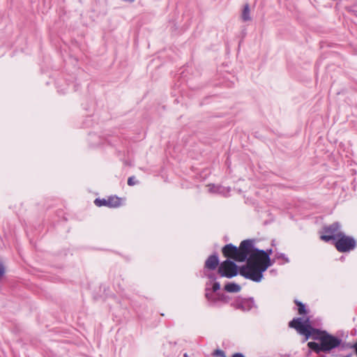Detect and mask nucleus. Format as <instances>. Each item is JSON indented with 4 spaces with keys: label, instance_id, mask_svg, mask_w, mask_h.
Masks as SVG:
<instances>
[{
    "label": "nucleus",
    "instance_id": "obj_14",
    "mask_svg": "<svg viewBox=\"0 0 357 357\" xmlns=\"http://www.w3.org/2000/svg\"><path fill=\"white\" fill-rule=\"evenodd\" d=\"M225 289L227 292L237 293L241 291V287L234 282H229L225 286Z\"/></svg>",
    "mask_w": 357,
    "mask_h": 357
},
{
    "label": "nucleus",
    "instance_id": "obj_3",
    "mask_svg": "<svg viewBox=\"0 0 357 357\" xmlns=\"http://www.w3.org/2000/svg\"><path fill=\"white\" fill-rule=\"evenodd\" d=\"M320 239L325 242L333 241L335 248L340 252H349L354 250L357 245L355 238L344 232L337 233L336 236H321Z\"/></svg>",
    "mask_w": 357,
    "mask_h": 357
},
{
    "label": "nucleus",
    "instance_id": "obj_23",
    "mask_svg": "<svg viewBox=\"0 0 357 357\" xmlns=\"http://www.w3.org/2000/svg\"><path fill=\"white\" fill-rule=\"evenodd\" d=\"M220 288V282H215L213 284V287H212V289H213V292H215L217 291L218 290H219Z\"/></svg>",
    "mask_w": 357,
    "mask_h": 357
},
{
    "label": "nucleus",
    "instance_id": "obj_29",
    "mask_svg": "<svg viewBox=\"0 0 357 357\" xmlns=\"http://www.w3.org/2000/svg\"><path fill=\"white\" fill-rule=\"evenodd\" d=\"M208 278H209L210 279H212V280H215V276H214L213 275H208Z\"/></svg>",
    "mask_w": 357,
    "mask_h": 357
},
{
    "label": "nucleus",
    "instance_id": "obj_25",
    "mask_svg": "<svg viewBox=\"0 0 357 357\" xmlns=\"http://www.w3.org/2000/svg\"><path fill=\"white\" fill-rule=\"evenodd\" d=\"M231 357H245V356L241 353H235Z\"/></svg>",
    "mask_w": 357,
    "mask_h": 357
},
{
    "label": "nucleus",
    "instance_id": "obj_7",
    "mask_svg": "<svg viewBox=\"0 0 357 357\" xmlns=\"http://www.w3.org/2000/svg\"><path fill=\"white\" fill-rule=\"evenodd\" d=\"M220 259L218 252L209 255L204 262V268L205 271H213L220 266Z\"/></svg>",
    "mask_w": 357,
    "mask_h": 357
},
{
    "label": "nucleus",
    "instance_id": "obj_17",
    "mask_svg": "<svg viewBox=\"0 0 357 357\" xmlns=\"http://www.w3.org/2000/svg\"><path fill=\"white\" fill-rule=\"evenodd\" d=\"M344 347H346V350L354 349V354L357 356V341L354 343L347 342Z\"/></svg>",
    "mask_w": 357,
    "mask_h": 357
},
{
    "label": "nucleus",
    "instance_id": "obj_2",
    "mask_svg": "<svg viewBox=\"0 0 357 357\" xmlns=\"http://www.w3.org/2000/svg\"><path fill=\"white\" fill-rule=\"evenodd\" d=\"M346 343L347 342H343L341 338L328 333L321 338L319 343L309 342L307 347L317 354L321 352L330 353L332 356L339 357V352L346 350Z\"/></svg>",
    "mask_w": 357,
    "mask_h": 357
},
{
    "label": "nucleus",
    "instance_id": "obj_13",
    "mask_svg": "<svg viewBox=\"0 0 357 357\" xmlns=\"http://www.w3.org/2000/svg\"><path fill=\"white\" fill-rule=\"evenodd\" d=\"M294 303L298 306V313L301 316H305L308 314V310L306 309L305 305L301 301L296 299L294 300Z\"/></svg>",
    "mask_w": 357,
    "mask_h": 357
},
{
    "label": "nucleus",
    "instance_id": "obj_1",
    "mask_svg": "<svg viewBox=\"0 0 357 357\" xmlns=\"http://www.w3.org/2000/svg\"><path fill=\"white\" fill-rule=\"evenodd\" d=\"M255 239H248V250L245 252L246 265L239 268V274L245 278L257 282L258 278L257 273L264 262V256L261 255L259 249L255 247Z\"/></svg>",
    "mask_w": 357,
    "mask_h": 357
},
{
    "label": "nucleus",
    "instance_id": "obj_15",
    "mask_svg": "<svg viewBox=\"0 0 357 357\" xmlns=\"http://www.w3.org/2000/svg\"><path fill=\"white\" fill-rule=\"evenodd\" d=\"M242 20L244 22H248L251 20V17L250 15V6L248 3L245 4L243 7V10L242 11L241 15Z\"/></svg>",
    "mask_w": 357,
    "mask_h": 357
},
{
    "label": "nucleus",
    "instance_id": "obj_19",
    "mask_svg": "<svg viewBox=\"0 0 357 357\" xmlns=\"http://www.w3.org/2000/svg\"><path fill=\"white\" fill-rule=\"evenodd\" d=\"M213 356L216 357H227L224 351L221 349H215L213 352Z\"/></svg>",
    "mask_w": 357,
    "mask_h": 357
},
{
    "label": "nucleus",
    "instance_id": "obj_22",
    "mask_svg": "<svg viewBox=\"0 0 357 357\" xmlns=\"http://www.w3.org/2000/svg\"><path fill=\"white\" fill-rule=\"evenodd\" d=\"M209 186V192H217L219 189V186H216L214 184H210Z\"/></svg>",
    "mask_w": 357,
    "mask_h": 357
},
{
    "label": "nucleus",
    "instance_id": "obj_30",
    "mask_svg": "<svg viewBox=\"0 0 357 357\" xmlns=\"http://www.w3.org/2000/svg\"><path fill=\"white\" fill-rule=\"evenodd\" d=\"M183 356H184V357H188V356L187 353H185V354H183Z\"/></svg>",
    "mask_w": 357,
    "mask_h": 357
},
{
    "label": "nucleus",
    "instance_id": "obj_11",
    "mask_svg": "<svg viewBox=\"0 0 357 357\" xmlns=\"http://www.w3.org/2000/svg\"><path fill=\"white\" fill-rule=\"evenodd\" d=\"M107 203L109 208H118L122 205V199L116 195H112L107 197Z\"/></svg>",
    "mask_w": 357,
    "mask_h": 357
},
{
    "label": "nucleus",
    "instance_id": "obj_20",
    "mask_svg": "<svg viewBox=\"0 0 357 357\" xmlns=\"http://www.w3.org/2000/svg\"><path fill=\"white\" fill-rule=\"evenodd\" d=\"M261 255H263L264 257H270L271 255L273 253V249L269 248L266 250H260L259 251Z\"/></svg>",
    "mask_w": 357,
    "mask_h": 357
},
{
    "label": "nucleus",
    "instance_id": "obj_21",
    "mask_svg": "<svg viewBox=\"0 0 357 357\" xmlns=\"http://www.w3.org/2000/svg\"><path fill=\"white\" fill-rule=\"evenodd\" d=\"M137 183V181L135 180V176H130L128 179V185L130 186H132L135 185Z\"/></svg>",
    "mask_w": 357,
    "mask_h": 357
},
{
    "label": "nucleus",
    "instance_id": "obj_16",
    "mask_svg": "<svg viewBox=\"0 0 357 357\" xmlns=\"http://www.w3.org/2000/svg\"><path fill=\"white\" fill-rule=\"evenodd\" d=\"M94 204L98 207L103 206L108 207L107 198V199L96 198L94 200Z\"/></svg>",
    "mask_w": 357,
    "mask_h": 357
},
{
    "label": "nucleus",
    "instance_id": "obj_26",
    "mask_svg": "<svg viewBox=\"0 0 357 357\" xmlns=\"http://www.w3.org/2000/svg\"><path fill=\"white\" fill-rule=\"evenodd\" d=\"M205 296L208 300H211L213 297V294L209 292H206Z\"/></svg>",
    "mask_w": 357,
    "mask_h": 357
},
{
    "label": "nucleus",
    "instance_id": "obj_6",
    "mask_svg": "<svg viewBox=\"0 0 357 357\" xmlns=\"http://www.w3.org/2000/svg\"><path fill=\"white\" fill-rule=\"evenodd\" d=\"M239 268L240 267L234 261L226 259L220 263L218 266V273L220 277L231 278L238 275Z\"/></svg>",
    "mask_w": 357,
    "mask_h": 357
},
{
    "label": "nucleus",
    "instance_id": "obj_4",
    "mask_svg": "<svg viewBox=\"0 0 357 357\" xmlns=\"http://www.w3.org/2000/svg\"><path fill=\"white\" fill-rule=\"evenodd\" d=\"M248 239L244 240L241 242L240 245L237 248L232 243L225 245L222 248V252L227 259H233L234 261H245V252L248 250Z\"/></svg>",
    "mask_w": 357,
    "mask_h": 357
},
{
    "label": "nucleus",
    "instance_id": "obj_24",
    "mask_svg": "<svg viewBox=\"0 0 357 357\" xmlns=\"http://www.w3.org/2000/svg\"><path fill=\"white\" fill-rule=\"evenodd\" d=\"M4 273H5V267H4L3 264L1 262H0V280H1Z\"/></svg>",
    "mask_w": 357,
    "mask_h": 357
},
{
    "label": "nucleus",
    "instance_id": "obj_5",
    "mask_svg": "<svg viewBox=\"0 0 357 357\" xmlns=\"http://www.w3.org/2000/svg\"><path fill=\"white\" fill-rule=\"evenodd\" d=\"M288 326L295 329L299 335L304 336L303 342L310 338L311 332L314 328L311 324L309 317L305 318L301 317L294 318L289 322Z\"/></svg>",
    "mask_w": 357,
    "mask_h": 357
},
{
    "label": "nucleus",
    "instance_id": "obj_12",
    "mask_svg": "<svg viewBox=\"0 0 357 357\" xmlns=\"http://www.w3.org/2000/svg\"><path fill=\"white\" fill-rule=\"evenodd\" d=\"M312 335L310 337L314 340L321 341V338L324 337L328 332L326 331H322L319 328H314L313 331L311 332Z\"/></svg>",
    "mask_w": 357,
    "mask_h": 357
},
{
    "label": "nucleus",
    "instance_id": "obj_10",
    "mask_svg": "<svg viewBox=\"0 0 357 357\" xmlns=\"http://www.w3.org/2000/svg\"><path fill=\"white\" fill-rule=\"evenodd\" d=\"M274 263V261L271 259V257H264L263 264L261 266L260 268L258 270V273H257V278H258L257 282H261L263 278V273L265 272L270 266H271Z\"/></svg>",
    "mask_w": 357,
    "mask_h": 357
},
{
    "label": "nucleus",
    "instance_id": "obj_9",
    "mask_svg": "<svg viewBox=\"0 0 357 357\" xmlns=\"http://www.w3.org/2000/svg\"><path fill=\"white\" fill-rule=\"evenodd\" d=\"M341 225L339 222H335L331 225L324 226L323 227V233L324 234H321V236H336L337 233L341 232Z\"/></svg>",
    "mask_w": 357,
    "mask_h": 357
},
{
    "label": "nucleus",
    "instance_id": "obj_27",
    "mask_svg": "<svg viewBox=\"0 0 357 357\" xmlns=\"http://www.w3.org/2000/svg\"><path fill=\"white\" fill-rule=\"evenodd\" d=\"M219 300H221V301H223L225 302H227V300H226V296L225 295H222L220 296V298H219Z\"/></svg>",
    "mask_w": 357,
    "mask_h": 357
},
{
    "label": "nucleus",
    "instance_id": "obj_8",
    "mask_svg": "<svg viewBox=\"0 0 357 357\" xmlns=\"http://www.w3.org/2000/svg\"><path fill=\"white\" fill-rule=\"evenodd\" d=\"M254 304L253 298H241L232 303L231 305L236 309H240L243 311H249L253 307Z\"/></svg>",
    "mask_w": 357,
    "mask_h": 357
},
{
    "label": "nucleus",
    "instance_id": "obj_28",
    "mask_svg": "<svg viewBox=\"0 0 357 357\" xmlns=\"http://www.w3.org/2000/svg\"><path fill=\"white\" fill-rule=\"evenodd\" d=\"M352 356H353V353H351H351L347 354V355H345V356H341V355H340V357H352Z\"/></svg>",
    "mask_w": 357,
    "mask_h": 357
},
{
    "label": "nucleus",
    "instance_id": "obj_18",
    "mask_svg": "<svg viewBox=\"0 0 357 357\" xmlns=\"http://www.w3.org/2000/svg\"><path fill=\"white\" fill-rule=\"evenodd\" d=\"M275 258L283 260L284 263H288L289 261L288 257L284 253H277L275 255Z\"/></svg>",
    "mask_w": 357,
    "mask_h": 357
}]
</instances>
